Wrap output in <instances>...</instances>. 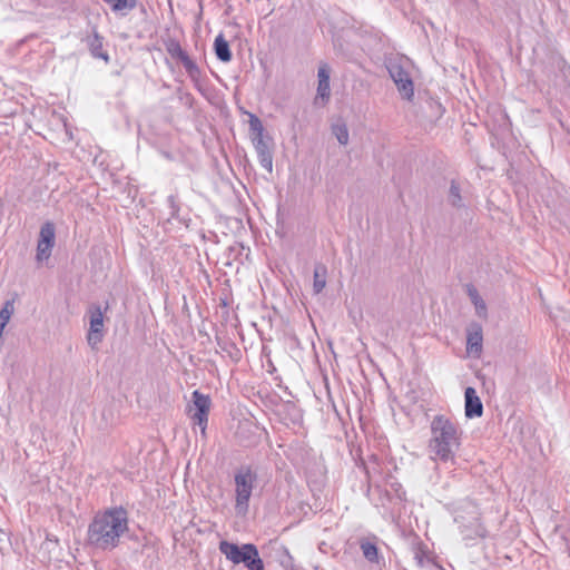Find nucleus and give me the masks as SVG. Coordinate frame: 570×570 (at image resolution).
<instances>
[{
  "label": "nucleus",
  "instance_id": "2",
  "mask_svg": "<svg viewBox=\"0 0 570 570\" xmlns=\"http://www.w3.org/2000/svg\"><path fill=\"white\" fill-rule=\"evenodd\" d=\"M462 431L459 423L439 414L431 421L430 453L433 460L449 462L454 459L461 444Z\"/></svg>",
  "mask_w": 570,
  "mask_h": 570
},
{
  "label": "nucleus",
  "instance_id": "26",
  "mask_svg": "<svg viewBox=\"0 0 570 570\" xmlns=\"http://www.w3.org/2000/svg\"><path fill=\"white\" fill-rule=\"evenodd\" d=\"M268 167H269V168L272 167V160H271V158L268 159Z\"/></svg>",
  "mask_w": 570,
  "mask_h": 570
},
{
  "label": "nucleus",
  "instance_id": "1",
  "mask_svg": "<svg viewBox=\"0 0 570 570\" xmlns=\"http://www.w3.org/2000/svg\"><path fill=\"white\" fill-rule=\"evenodd\" d=\"M128 512L122 507H114L98 512L88 527L89 546L102 551L114 550L128 531Z\"/></svg>",
  "mask_w": 570,
  "mask_h": 570
},
{
  "label": "nucleus",
  "instance_id": "9",
  "mask_svg": "<svg viewBox=\"0 0 570 570\" xmlns=\"http://www.w3.org/2000/svg\"><path fill=\"white\" fill-rule=\"evenodd\" d=\"M330 73L331 69L327 63H322L318 68V86H317V96L315 101L318 102L321 100L322 105H325L331 96L330 89Z\"/></svg>",
  "mask_w": 570,
  "mask_h": 570
},
{
  "label": "nucleus",
  "instance_id": "21",
  "mask_svg": "<svg viewBox=\"0 0 570 570\" xmlns=\"http://www.w3.org/2000/svg\"><path fill=\"white\" fill-rule=\"evenodd\" d=\"M462 533L465 540H473L475 538H483L485 535V530L480 524H476L473 531H469L468 528H464Z\"/></svg>",
  "mask_w": 570,
  "mask_h": 570
},
{
  "label": "nucleus",
  "instance_id": "10",
  "mask_svg": "<svg viewBox=\"0 0 570 570\" xmlns=\"http://www.w3.org/2000/svg\"><path fill=\"white\" fill-rule=\"evenodd\" d=\"M465 397V416L469 419L480 417L483 414V404L476 394L474 387H466L464 392Z\"/></svg>",
  "mask_w": 570,
  "mask_h": 570
},
{
  "label": "nucleus",
  "instance_id": "3",
  "mask_svg": "<svg viewBox=\"0 0 570 570\" xmlns=\"http://www.w3.org/2000/svg\"><path fill=\"white\" fill-rule=\"evenodd\" d=\"M219 551L234 564H244L248 570H264V562L258 549L253 543L242 546L223 540L219 542Z\"/></svg>",
  "mask_w": 570,
  "mask_h": 570
},
{
  "label": "nucleus",
  "instance_id": "25",
  "mask_svg": "<svg viewBox=\"0 0 570 570\" xmlns=\"http://www.w3.org/2000/svg\"><path fill=\"white\" fill-rule=\"evenodd\" d=\"M452 191L458 194V188L456 187H452Z\"/></svg>",
  "mask_w": 570,
  "mask_h": 570
},
{
  "label": "nucleus",
  "instance_id": "23",
  "mask_svg": "<svg viewBox=\"0 0 570 570\" xmlns=\"http://www.w3.org/2000/svg\"><path fill=\"white\" fill-rule=\"evenodd\" d=\"M313 289H314V294H316V295H317V294H320V293H321V291L323 289V287H322V286L313 287Z\"/></svg>",
  "mask_w": 570,
  "mask_h": 570
},
{
  "label": "nucleus",
  "instance_id": "18",
  "mask_svg": "<svg viewBox=\"0 0 570 570\" xmlns=\"http://www.w3.org/2000/svg\"><path fill=\"white\" fill-rule=\"evenodd\" d=\"M168 50L173 56L179 58L186 68L189 69L194 66L188 55L181 49V47L178 43L173 45Z\"/></svg>",
  "mask_w": 570,
  "mask_h": 570
},
{
  "label": "nucleus",
  "instance_id": "6",
  "mask_svg": "<svg viewBox=\"0 0 570 570\" xmlns=\"http://www.w3.org/2000/svg\"><path fill=\"white\" fill-rule=\"evenodd\" d=\"M89 316V331L87 333V342L91 348H97L104 338V311L100 304L92 303L87 312Z\"/></svg>",
  "mask_w": 570,
  "mask_h": 570
},
{
  "label": "nucleus",
  "instance_id": "11",
  "mask_svg": "<svg viewBox=\"0 0 570 570\" xmlns=\"http://www.w3.org/2000/svg\"><path fill=\"white\" fill-rule=\"evenodd\" d=\"M482 341H483V336H482V328L481 326H476L473 331H470L468 333V338H466V350L469 353L471 354H480L481 351H482Z\"/></svg>",
  "mask_w": 570,
  "mask_h": 570
},
{
  "label": "nucleus",
  "instance_id": "8",
  "mask_svg": "<svg viewBox=\"0 0 570 570\" xmlns=\"http://www.w3.org/2000/svg\"><path fill=\"white\" fill-rule=\"evenodd\" d=\"M390 75L397 86L400 94L404 98L411 99L414 95V88L409 73L400 66H392L390 68Z\"/></svg>",
  "mask_w": 570,
  "mask_h": 570
},
{
  "label": "nucleus",
  "instance_id": "20",
  "mask_svg": "<svg viewBox=\"0 0 570 570\" xmlns=\"http://www.w3.org/2000/svg\"><path fill=\"white\" fill-rule=\"evenodd\" d=\"M333 132L336 136L337 140L345 145L348 141V131L345 125H335L333 126Z\"/></svg>",
  "mask_w": 570,
  "mask_h": 570
},
{
  "label": "nucleus",
  "instance_id": "27",
  "mask_svg": "<svg viewBox=\"0 0 570 570\" xmlns=\"http://www.w3.org/2000/svg\"><path fill=\"white\" fill-rule=\"evenodd\" d=\"M108 307H109L108 302H106L105 311H107V309H108Z\"/></svg>",
  "mask_w": 570,
  "mask_h": 570
},
{
  "label": "nucleus",
  "instance_id": "19",
  "mask_svg": "<svg viewBox=\"0 0 570 570\" xmlns=\"http://www.w3.org/2000/svg\"><path fill=\"white\" fill-rule=\"evenodd\" d=\"M104 1L110 6L112 11H122L126 9H131L136 4V0H104Z\"/></svg>",
  "mask_w": 570,
  "mask_h": 570
},
{
  "label": "nucleus",
  "instance_id": "14",
  "mask_svg": "<svg viewBox=\"0 0 570 570\" xmlns=\"http://www.w3.org/2000/svg\"><path fill=\"white\" fill-rule=\"evenodd\" d=\"M89 49L94 57L104 59L106 62H108L109 57L104 51V39L98 33H95L90 39Z\"/></svg>",
  "mask_w": 570,
  "mask_h": 570
},
{
  "label": "nucleus",
  "instance_id": "22",
  "mask_svg": "<svg viewBox=\"0 0 570 570\" xmlns=\"http://www.w3.org/2000/svg\"><path fill=\"white\" fill-rule=\"evenodd\" d=\"M249 122H250L252 129L256 130L261 135L263 131V126H262L261 120L256 116H252Z\"/></svg>",
  "mask_w": 570,
  "mask_h": 570
},
{
  "label": "nucleus",
  "instance_id": "16",
  "mask_svg": "<svg viewBox=\"0 0 570 570\" xmlns=\"http://www.w3.org/2000/svg\"><path fill=\"white\" fill-rule=\"evenodd\" d=\"M14 312V301L8 299L4 302L0 311V330H4Z\"/></svg>",
  "mask_w": 570,
  "mask_h": 570
},
{
  "label": "nucleus",
  "instance_id": "5",
  "mask_svg": "<svg viewBox=\"0 0 570 570\" xmlns=\"http://www.w3.org/2000/svg\"><path fill=\"white\" fill-rule=\"evenodd\" d=\"M191 403L188 410L190 419L195 425L200 428L202 433L205 434L212 405L210 397L195 390L191 393Z\"/></svg>",
  "mask_w": 570,
  "mask_h": 570
},
{
  "label": "nucleus",
  "instance_id": "13",
  "mask_svg": "<svg viewBox=\"0 0 570 570\" xmlns=\"http://www.w3.org/2000/svg\"><path fill=\"white\" fill-rule=\"evenodd\" d=\"M468 294L475 307V313L479 317L485 318L488 316V308L485 302L480 296L476 287H468Z\"/></svg>",
  "mask_w": 570,
  "mask_h": 570
},
{
  "label": "nucleus",
  "instance_id": "7",
  "mask_svg": "<svg viewBox=\"0 0 570 570\" xmlns=\"http://www.w3.org/2000/svg\"><path fill=\"white\" fill-rule=\"evenodd\" d=\"M55 225L51 222H47L42 225L37 244L36 257L38 262L47 261L50 257L55 245Z\"/></svg>",
  "mask_w": 570,
  "mask_h": 570
},
{
  "label": "nucleus",
  "instance_id": "12",
  "mask_svg": "<svg viewBox=\"0 0 570 570\" xmlns=\"http://www.w3.org/2000/svg\"><path fill=\"white\" fill-rule=\"evenodd\" d=\"M214 50L216 57L223 62H229L232 60V52L229 43L225 39L223 33H219L214 41Z\"/></svg>",
  "mask_w": 570,
  "mask_h": 570
},
{
  "label": "nucleus",
  "instance_id": "4",
  "mask_svg": "<svg viewBox=\"0 0 570 570\" xmlns=\"http://www.w3.org/2000/svg\"><path fill=\"white\" fill-rule=\"evenodd\" d=\"M235 510L237 514H246L249 500L257 481V473L249 465H243L234 474Z\"/></svg>",
  "mask_w": 570,
  "mask_h": 570
},
{
  "label": "nucleus",
  "instance_id": "15",
  "mask_svg": "<svg viewBox=\"0 0 570 570\" xmlns=\"http://www.w3.org/2000/svg\"><path fill=\"white\" fill-rule=\"evenodd\" d=\"M360 547L366 560L370 562H379V549L375 543L368 540H363L361 541Z\"/></svg>",
  "mask_w": 570,
  "mask_h": 570
},
{
  "label": "nucleus",
  "instance_id": "24",
  "mask_svg": "<svg viewBox=\"0 0 570 570\" xmlns=\"http://www.w3.org/2000/svg\"><path fill=\"white\" fill-rule=\"evenodd\" d=\"M222 304H223L224 306H227V301H226V298H222Z\"/></svg>",
  "mask_w": 570,
  "mask_h": 570
},
{
  "label": "nucleus",
  "instance_id": "17",
  "mask_svg": "<svg viewBox=\"0 0 570 570\" xmlns=\"http://www.w3.org/2000/svg\"><path fill=\"white\" fill-rule=\"evenodd\" d=\"M413 552L414 560L419 567L423 568L430 561L428 547L425 544L417 543L414 546Z\"/></svg>",
  "mask_w": 570,
  "mask_h": 570
}]
</instances>
